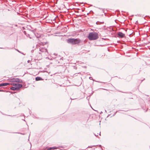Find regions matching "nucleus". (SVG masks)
<instances>
[{
    "label": "nucleus",
    "instance_id": "obj_1",
    "mask_svg": "<svg viewBox=\"0 0 150 150\" xmlns=\"http://www.w3.org/2000/svg\"><path fill=\"white\" fill-rule=\"evenodd\" d=\"M98 35L97 33L93 32L90 33L88 36V38L90 40H94L98 38Z\"/></svg>",
    "mask_w": 150,
    "mask_h": 150
},
{
    "label": "nucleus",
    "instance_id": "obj_2",
    "mask_svg": "<svg viewBox=\"0 0 150 150\" xmlns=\"http://www.w3.org/2000/svg\"><path fill=\"white\" fill-rule=\"evenodd\" d=\"M80 41L81 40L78 39L69 38L67 40L68 43L73 45L79 44L80 42Z\"/></svg>",
    "mask_w": 150,
    "mask_h": 150
},
{
    "label": "nucleus",
    "instance_id": "obj_3",
    "mask_svg": "<svg viewBox=\"0 0 150 150\" xmlns=\"http://www.w3.org/2000/svg\"><path fill=\"white\" fill-rule=\"evenodd\" d=\"M10 81L12 82L21 83L22 81L17 78H13L10 79Z\"/></svg>",
    "mask_w": 150,
    "mask_h": 150
},
{
    "label": "nucleus",
    "instance_id": "obj_4",
    "mask_svg": "<svg viewBox=\"0 0 150 150\" xmlns=\"http://www.w3.org/2000/svg\"><path fill=\"white\" fill-rule=\"evenodd\" d=\"M13 85L16 87V88L18 89V88H21L22 86V85L21 84L19 83H13Z\"/></svg>",
    "mask_w": 150,
    "mask_h": 150
},
{
    "label": "nucleus",
    "instance_id": "obj_5",
    "mask_svg": "<svg viewBox=\"0 0 150 150\" xmlns=\"http://www.w3.org/2000/svg\"><path fill=\"white\" fill-rule=\"evenodd\" d=\"M118 35L119 37L121 38L124 37L125 36V34L121 32H119L118 34Z\"/></svg>",
    "mask_w": 150,
    "mask_h": 150
},
{
    "label": "nucleus",
    "instance_id": "obj_6",
    "mask_svg": "<svg viewBox=\"0 0 150 150\" xmlns=\"http://www.w3.org/2000/svg\"><path fill=\"white\" fill-rule=\"evenodd\" d=\"M9 84V83H3L0 84V87L6 86Z\"/></svg>",
    "mask_w": 150,
    "mask_h": 150
},
{
    "label": "nucleus",
    "instance_id": "obj_7",
    "mask_svg": "<svg viewBox=\"0 0 150 150\" xmlns=\"http://www.w3.org/2000/svg\"><path fill=\"white\" fill-rule=\"evenodd\" d=\"M57 148V147H55V146H54V147H49V148H48L47 149V150H54V149H56Z\"/></svg>",
    "mask_w": 150,
    "mask_h": 150
},
{
    "label": "nucleus",
    "instance_id": "obj_8",
    "mask_svg": "<svg viewBox=\"0 0 150 150\" xmlns=\"http://www.w3.org/2000/svg\"><path fill=\"white\" fill-rule=\"evenodd\" d=\"M35 80L36 81H38L39 80H42L43 79L40 77H38L35 78Z\"/></svg>",
    "mask_w": 150,
    "mask_h": 150
},
{
    "label": "nucleus",
    "instance_id": "obj_9",
    "mask_svg": "<svg viewBox=\"0 0 150 150\" xmlns=\"http://www.w3.org/2000/svg\"><path fill=\"white\" fill-rule=\"evenodd\" d=\"M11 89L13 90H18L15 87H12L11 88Z\"/></svg>",
    "mask_w": 150,
    "mask_h": 150
},
{
    "label": "nucleus",
    "instance_id": "obj_10",
    "mask_svg": "<svg viewBox=\"0 0 150 150\" xmlns=\"http://www.w3.org/2000/svg\"><path fill=\"white\" fill-rule=\"evenodd\" d=\"M71 99H76V98H71Z\"/></svg>",
    "mask_w": 150,
    "mask_h": 150
},
{
    "label": "nucleus",
    "instance_id": "obj_11",
    "mask_svg": "<svg viewBox=\"0 0 150 150\" xmlns=\"http://www.w3.org/2000/svg\"><path fill=\"white\" fill-rule=\"evenodd\" d=\"M0 91H3L2 89H0Z\"/></svg>",
    "mask_w": 150,
    "mask_h": 150
},
{
    "label": "nucleus",
    "instance_id": "obj_12",
    "mask_svg": "<svg viewBox=\"0 0 150 150\" xmlns=\"http://www.w3.org/2000/svg\"><path fill=\"white\" fill-rule=\"evenodd\" d=\"M100 134H99V135H100Z\"/></svg>",
    "mask_w": 150,
    "mask_h": 150
},
{
    "label": "nucleus",
    "instance_id": "obj_13",
    "mask_svg": "<svg viewBox=\"0 0 150 150\" xmlns=\"http://www.w3.org/2000/svg\"><path fill=\"white\" fill-rule=\"evenodd\" d=\"M124 111H127V110H124Z\"/></svg>",
    "mask_w": 150,
    "mask_h": 150
},
{
    "label": "nucleus",
    "instance_id": "obj_14",
    "mask_svg": "<svg viewBox=\"0 0 150 150\" xmlns=\"http://www.w3.org/2000/svg\"><path fill=\"white\" fill-rule=\"evenodd\" d=\"M91 108H92V107L91 106Z\"/></svg>",
    "mask_w": 150,
    "mask_h": 150
},
{
    "label": "nucleus",
    "instance_id": "obj_15",
    "mask_svg": "<svg viewBox=\"0 0 150 150\" xmlns=\"http://www.w3.org/2000/svg\"><path fill=\"white\" fill-rule=\"evenodd\" d=\"M91 108H92V107L91 106Z\"/></svg>",
    "mask_w": 150,
    "mask_h": 150
},
{
    "label": "nucleus",
    "instance_id": "obj_16",
    "mask_svg": "<svg viewBox=\"0 0 150 150\" xmlns=\"http://www.w3.org/2000/svg\"><path fill=\"white\" fill-rule=\"evenodd\" d=\"M91 108H92V107L91 106Z\"/></svg>",
    "mask_w": 150,
    "mask_h": 150
},
{
    "label": "nucleus",
    "instance_id": "obj_17",
    "mask_svg": "<svg viewBox=\"0 0 150 150\" xmlns=\"http://www.w3.org/2000/svg\"><path fill=\"white\" fill-rule=\"evenodd\" d=\"M105 112H106V110H105Z\"/></svg>",
    "mask_w": 150,
    "mask_h": 150
},
{
    "label": "nucleus",
    "instance_id": "obj_18",
    "mask_svg": "<svg viewBox=\"0 0 150 150\" xmlns=\"http://www.w3.org/2000/svg\"><path fill=\"white\" fill-rule=\"evenodd\" d=\"M95 136H97L96 134H95Z\"/></svg>",
    "mask_w": 150,
    "mask_h": 150
}]
</instances>
